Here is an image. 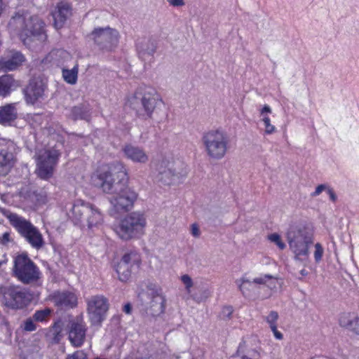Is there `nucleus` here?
Wrapping results in <instances>:
<instances>
[{
    "mask_svg": "<svg viewBox=\"0 0 359 359\" xmlns=\"http://www.w3.org/2000/svg\"><path fill=\"white\" fill-rule=\"evenodd\" d=\"M66 359H87V354L83 351L79 350L73 354L68 355Z\"/></svg>",
    "mask_w": 359,
    "mask_h": 359,
    "instance_id": "obj_44",
    "label": "nucleus"
},
{
    "mask_svg": "<svg viewBox=\"0 0 359 359\" xmlns=\"http://www.w3.org/2000/svg\"><path fill=\"white\" fill-rule=\"evenodd\" d=\"M71 15L72 8L68 3H58L55 11L52 12L55 27L57 29L62 27L66 20Z\"/></svg>",
    "mask_w": 359,
    "mask_h": 359,
    "instance_id": "obj_21",
    "label": "nucleus"
},
{
    "mask_svg": "<svg viewBox=\"0 0 359 359\" xmlns=\"http://www.w3.org/2000/svg\"><path fill=\"white\" fill-rule=\"evenodd\" d=\"M236 283L238 285L240 291L244 296L250 295L249 290L253 284L252 281L243 277L241 279L237 280Z\"/></svg>",
    "mask_w": 359,
    "mask_h": 359,
    "instance_id": "obj_34",
    "label": "nucleus"
},
{
    "mask_svg": "<svg viewBox=\"0 0 359 359\" xmlns=\"http://www.w3.org/2000/svg\"><path fill=\"white\" fill-rule=\"evenodd\" d=\"M327 192L328 195L330 196V200L332 202H335L337 201V196L335 194V193L333 191V189L332 188L329 187V189H327Z\"/></svg>",
    "mask_w": 359,
    "mask_h": 359,
    "instance_id": "obj_50",
    "label": "nucleus"
},
{
    "mask_svg": "<svg viewBox=\"0 0 359 359\" xmlns=\"http://www.w3.org/2000/svg\"><path fill=\"white\" fill-rule=\"evenodd\" d=\"M8 27L19 36L25 45H29L34 40L43 41L46 39L44 22L36 15L17 13L10 20Z\"/></svg>",
    "mask_w": 359,
    "mask_h": 359,
    "instance_id": "obj_2",
    "label": "nucleus"
},
{
    "mask_svg": "<svg viewBox=\"0 0 359 359\" xmlns=\"http://www.w3.org/2000/svg\"><path fill=\"white\" fill-rule=\"evenodd\" d=\"M265 113H271V109L269 105H264V107L261 110V115L265 116Z\"/></svg>",
    "mask_w": 359,
    "mask_h": 359,
    "instance_id": "obj_52",
    "label": "nucleus"
},
{
    "mask_svg": "<svg viewBox=\"0 0 359 359\" xmlns=\"http://www.w3.org/2000/svg\"><path fill=\"white\" fill-rule=\"evenodd\" d=\"M170 5L174 7L183 6L185 4L184 0H167Z\"/></svg>",
    "mask_w": 359,
    "mask_h": 359,
    "instance_id": "obj_47",
    "label": "nucleus"
},
{
    "mask_svg": "<svg viewBox=\"0 0 359 359\" xmlns=\"http://www.w3.org/2000/svg\"><path fill=\"white\" fill-rule=\"evenodd\" d=\"M233 312V309L231 306H225L222 309L220 318L224 320H229L231 318Z\"/></svg>",
    "mask_w": 359,
    "mask_h": 359,
    "instance_id": "obj_38",
    "label": "nucleus"
},
{
    "mask_svg": "<svg viewBox=\"0 0 359 359\" xmlns=\"http://www.w3.org/2000/svg\"><path fill=\"white\" fill-rule=\"evenodd\" d=\"M270 328L276 339L280 340L283 338V334L277 330V325H273Z\"/></svg>",
    "mask_w": 359,
    "mask_h": 359,
    "instance_id": "obj_46",
    "label": "nucleus"
},
{
    "mask_svg": "<svg viewBox=\"0 0 359 359\" xmlns=\"http://www.w3.org/2000/svg\"><path fill=\"white\" fill-rule=\"evenodd\" d=\"M90 203H85L81 200L76 201L69 210V217L75 224L81 223L90 210Z\"/></svg>",
    "mask_w": 359,
    "mask_h": 359,
    "instance_id": "obj_22",
    "label": "nucleus"
},
{
    "mask_svg": "<svg viewBox=\"0 0 359 359\" xmlns=\"http://www.w3.org/2000/svg\"><path fill=\"white\" fill-rule=\"evenodd\" d=\"M128 176L123 163L117 162L109 170L97 171L92 177L95 187L111 195V215L129 211L137 198L136 191L128 186Z\"/></svg>",
    "mask_w": 359,
    "mask_h": 359,
    "instance_id": "obj_1",
    "label": "nucleus"
},
{
    "mask_svg": "<svg viewBox=\"0 0 359 359\" xmlns=\"http://www.w3.org/2000/svg\"><path fill=\"white\" fill-rule=\"evenodd\" d=\"M156 180L163 185L172 184L175 177L177 175L174 163L166 159L161 160L156 166Z\"/></svg>",
    "mask_w": 359,
    "mask_h": 359,
    "instance_id": "obj_17",
    "label": "nucleus"
},
{
    "mask_svg": "<svg viewBox=\"0 0 359 359\" xmlns=\"http://www.w3.org/2000/svg\"><path fill=\"white\" fill-rule=\"evenodd\" d=\"M15 80L11 75L0 76V96L6 97L11 93Z\"/></svg>",
    "mask_w": 359,
    "mask_h": 359,
    "instance_id": "obj_30",
    "label": "nucleus"
},
{
    "mask_svg": "<svg viewBox=\"0 0 359 359\" xmlns=\"http://www.w3.org/2000/svg\"><path fill=\"white\" fill-rule=\"evenodd\" d=\"M90 37L100 49L109 50L117 44L118 32L109 27H98L91 32Z\"/></svg>",
    "mask_w": 359,
    "mask_h": 359,
    "instance_id": "obj_12",
    "label": "nucleus"
},
{
    "mask_svg": "<svg viewBox=\"0 0 359 359\" xmlns=\"http://www.w3.org/2000/svg\"><path fill=\"white\" fill-rule=\"evenodd\" d=\"M34 320L33 319V318H27L24 323L23 329L27 332H32V331L36 330V326L34 324Z\"/></svg>",
    "mask_w": 359,
    "mask_h": 359,
    "instance_id": "obj_43",
    "label": "nucleus"
},
{
    "mask_svg": "<svg viewBox=\"0 0 359 359\" xmlns=\"http://www.w3.org/2000/svg\"><path fill=\"white\" fill-rule=\"evenodd\" d=\"M329 186L325 184H319L316 188L315 191L311 194L312 197H316L320 195L323 191H327L329 189Z\"/></svg>",
    "mask_w": 359,
    "mask_h": 359,
    "instance_id": "obj_45",
    "label": "nucleus"
},
{
    "mask_svg": "<svg viewBox=\"0 0 359 359\" xmlns=\"http://www.w3.org/2000/svg\"><path fill=\"white\" fill-rule=\"evenodd\" d=\"M181 280L185 286L186 291L188 294L191 293V288L193 286V280L191 278L187 275L184 274L181 276Z\"/></svg>",
    "mask_w": 359,
    "mask_h": 359,
    "instance_id": "obj_40",
    "label": "nucleus"
},
{
    "mask_svg": "<svg viewBox=\"0 0 359 359\" xmlns=\"http://www.w3.org/2000/svg\"><path fill=\"white\" fill-rule=\"evenodd\" d=\"M339 325L359 335V316L355 313H342L339 318Z\"/></svg>",
    "mask_w": 359,
    "mask_h": 359,
    "instance_id": "obj_24",
    "label": "nucleus"
},
{
    "mask_svg": "<svg viewBox=\"0 0 359 359\" xmlns=\"http://www.w3.org/2000/svg\"><path fill=\"white\" fill-rule=\"evenodd\" d=\"M13 273L24 284L37 281L41 275L39 269L26 254H20L15 257Z\"/></svg>",
    "mask_w": 359,
    "mask_h": 359,
    "instance_id": "obj_8",
    "label": "nucleus"
},
{
    "mask_svg": "<svg viewBox=\"0 0 359 359\" xmlns=\"http://www.w3.org/2000/svg\"><path fill=\"white\" fill-rule=\"evenodd\" d=\"M300 273L302 276H306L308 273H307V271L305 269H302V270H301Z\"/></svg>",
    "mask_w": 359,
    "mask_h": 359,
    "instance_id": "obj_54",
    "label": "nucleus"
},
{
    "mask_svg": "<svg viewBox=\"0 0 359 359\" xmlns=\"http://www.w3.org/2000/svg\"><path fill=\"white\" fill-rule=\"evenodd\" d=\"M260 348L251 340H243L229 359H260Z\"/></svg>",
    "mask_w": 359,
    "mask_h": 359,
    "instance_id": "obj_15",
    "label": "nucleus"
},
{
    "mask_svg": "<svg viewBox=\"0 0 359 359\" xmlns=\"http://www.w3.org/2000/svg\"><path fill=\"white\" fill-rule=\"evenodd\" d=\"M87 313L92 325H100L106 317L109 308L108 299L102 294H96L86 299Z\"/></svg>",
    "mask_w": 359,
    "mask_h": 359,
    "instance_id": "obj_10",
    "label": "nucleus"
},
{
    "mask_svg": "<svg viewBox=\"0 0 359 359\" xmlns=\"http://www.w3.org/2000/svg\"><path fill=\"white\" fill-rule=\"evenodd\" d=\"M25 56L19 51L11 50L8 54L0 58V72L13 71L22 65Z\"/></svg>",
    "mask_w": 359,
    "mask_h": 359,
    "instance_id": "obj_18",
    "label": "nucleus"
},
{
    "mask_svg": "<svg viewBox=\"0 0 359 359\" xmlns=\"http://www.w3.org/2000/svg\"><path fill=\"white\" fill-rule=\"evenodd\" d=\"M46 89V85L40 78L31 79L29 84L23 90L27 103L34 104L42 98Z\"/></svg>",
    "mask_w": 359,
    "mask_h": 359,
    "instance_id": "obj_14",
    "label": "nucleus"
},
{
    "mask_svg": "<svg viewBox=\"0 0 359 359\" xmlns=\"http://www.w3.org/2000/svg\"><path fill=\"white\" fill-rule=\"evenodd\" d=\"M191 234L193 236L198 238L201 234L200 229L196 224H193L191 228Z\"/></svg>",
    "mask_w": 359,
    "mask_h": 359,
    "instance_id": "obj_48",
    "label": "nucleus"
},
{
    "mask_svg": "<svg viewBox=\"0 0 359 359\" xmlns=\"http://www.w3.org/2000/svg\"><path fill=\"white\" fill-rule=\"evenodd\" d=\"M278 319V313L275 311H271L269 314L266 317V322L269 324V326L276 325V321Z\"/></svg>",
    "mask_w": 359,
    "mask_h": 359,
    "instance_id": "obj_41",
    "label": "nucleus"
},
{
    "mask_svg": "<svg viewBox=\"0 0 359 359\" xmlns=\"http://www.w3.org/2000/svg\"><path fill=\"white\" fill-rule=\"evenodd\" d=\"M122 151L125 156L133 162L145 163L149 160L145 151L141 147L129 144L125 145Z\"/></svg>",
    "mask_w": 359,
    "mask_h": 359,
    "instance_id": "obj_23",
    "label": "nucleus"
},
{
    "mask_svg": "<svg viewBox=\"0 0 359 359\" xmlns=\"http://www.w3.org/2000/svg\"><path fill=\"white\" fill-rule=\"evenodd\" d=\"M13 144L10 142H0V175H6L14 165Z\"/></svg>",
    "mask_w": 359,
    "mask_h": 359,
    "instance_id": "obj_16",
    "label": "nucleus"
},
{
    "mask_svg": "<svg viewBox=\"0 0 359 359\" xmlns=\"http://www.w3.org/2000/svg\"><path fill=\"white\" fill-rule=\"evenodd\" d=\"M146 226L147 218L144 213L135 211L128 214L121 220L115 228V231L121 239L128 241L144 234Z\"/></svg>",
    "mask_w": 359,
    "mask_h": 359,
    "instance_id": "obj_7",
    "label": "nucleus"
},
{
    "mask_svg": "<svg viewBox=\"0 0 359 359\" xmlns=\"http://www.w3.org/2000/svg\"><path fill=\"white\" fill-rule=\"evenodd\" d=\"M140 256L135 251H130L126 253L121 258L120 263L126 264L134 269L139 268L140 264Z\"/></svg>",
    "mask_w": 359,
    "mask_h": 359,
    "instance_id": "obj_29",
    "label": "nucleus"
},
{
    "mask_svg": "<svg viewBox=\"0 0 359 359\" xmlns=\"http://www.w3.org/2000/svg\"><path fill=\"white\" fill-rule=\"evenodd\" d=\"M51 313V310L48 308H46L43 310L36 311L33 315V319L38 322H43L47 320V318L50 316Z\"/></svg>",
    "mask_w": 359,
    "mask_h": 359,
    "instance_id": "obj_35",
    "label": "nucleus"
},
{
    "mask_svg": "<svg viewBox=\"0 0 359 359\" xmlns=\"http://www.w3.org/2000/svg\"><path fill=\"white\" fill-rule=\"evenodd\" d=\"M18 112L15 104H7L0 107V123L6 125L17 118Z\"/></svg>",
    "mask_w": 359,
    "mask_h": 359,
    "instance_id": "obj_27",
    "label": "nucleus"
},
{
    "mask_svg": "<svg viewBox=\"0 0 359 359\" xmlns=\"http://www.w3.org/2000/svg\"><path fill=\"white\" fill-rule=\"evenodd\" d=\"M323 255V248L319 243H317L315 245V252H314L315 261L316 262H319L322 259Z\"/></svg>",
    "mask_w": 359,
    "mask_h": 359,
    "instance_id": "obj_42",
    "label": "nucleus"
},
{
    "mask_svg": "<svg viewBox=\"0 0 359 359\" xmlns=\"http://www.w3.org/2000/svg\"><path fill=\"white\" fill-rule=\"evenodd\" d=\"M3 215L33 248L39 250L43 247L45 242L43 235L30 221L9 210H4Z\"/></svg>",
    "mask_w": 359,
    "mask_h": 359,
    "instance_id": "obj_6",
    "label": "nucleus"
},
{
    "mask_svg": "<svg viewBox=\"0 0 359 359\" xmlns=\"http://www.w3.org/2000/svg\"><path fill=\"white\" fill-rule=\"evenodd\" d=\"M90 210L86 215L87 226L89 229L97 226L101 224L103 221V217L101 212L92 204L90 205Z\"/></svg>",
    "mask_w": 359,
    "mask_h": 359,
    "instance_id": "obj_28",
    "label": "nucleus"
},
{
    "mask_svg": "<svg viewBox=\"0 0 359 359\" xmlns=\"http://www.w3.org/2000/svg\"><path fill=\"white\" fill-rule=\"evenodd\" d=\"M286 238L296 260L302 259V257H308L309 247L313 243V235L307 227L299 222L290 223Z\"/></svg>",
    "mask_w": 359,
    "mask_h": 359,
    "instance_id": "obj_4",
    "label": "nucleus"
},
{
    "mask_svg": "<svg viewBox=\"0 0 359 359\" xmlns=\"http://www.w3.org/2000/svg\"><path fill=\"white\" fill-rule=\"evenodd\" d=\"M62 325L60 322L55 323L50 330V334L53 335V339L59 341L62 338Z\"/></svg>",
    "mask_w": 359,
    "mask_h": 359,
    "instance_id": "obj_36",
    "label": "nucleus"
},
{
    "mask_svg": "<svg viewBox=\"0 0 359 359\" xmlns=\"http://www.w3.org/2000/svg\"><path fill=\"white\" fill-rule=\"evenodd\" d=\"M60 154L56 149L45 150L39 154L36 161L38 175L42 179L52 177Z\"/></svg>",
    "mask_w": 359,
    "mask_h": 359,
    "instance_id": "obj_11",
    "label": "nucleus"
},
{
    "mask_svg": "<svg viewBox=\"0 0 359 359\" xmlns=\"http://www.w3.org/2000/svg\"><path fill=\"white\" fill-rule=\"evenodd\" d=\"M68 339L76 348L81 347L85 342L88 327L81 318H76L69 323Z\"/></svg>",
    "mask_w": 359,
    "mask_h": 359,
    "instance_id": "obj_13",
    "label": "nucleus"
},
{
    "mask_svg": "<svg viewBox=\"0 0 359 359\" xmlns=\"http://www.w3.org/2000/svg\"><path fill=\"white\" fill-rule=\"evenodd\" d=\"M69 116L73 121L84 120L89 121L91 117L90 109L88 104H80L71 109Z\"/></svg>",
    "mask_w": 359,
    "mask_h": 359,
    "instance_id": "obj_26",
    "label": "nucleus"
},
{
    "mask_svg": "<svg viewBox=\"0 0 359 359\" xmlns=\"http://www.w3.org/2000/svg\"><path fill=\"white\" fill-rule=\"evenodd\" d=\"M133 270H134V269L129 267L128 265H126V264L118 262L116 267V272L118 275L119 280L122 282L128 281L131 276Z\"/></svg>",
    "mask_w": 359,
    "mask_h": 359,
    "instance_id": "obj_32",
    "label": "nucleus"
},
{
    "mask_svg": "<svg viewBox=\"0 0 359 359\" xmlns=\"http://www.w3.org/2000/svg\"><path fill=\"white\" fill-rule=\"evenodd\" d=\"M252 282L255 284L266 285L271 289L276 287V278L269 274H264L255 278Z\"/></svg>",
    "mask_w": 359,
    "mask_h": 359,
    "instance_id": "obj_31",
    "label": "nucleus"
},
{
    "mask_svg": "<svg viewBox=\"0 0 359 359\" xmlns=\"http://www.w3.org/2000/svg\"><path fill=\"white\" fill-rule=\"evenodd\" d=\"M131 311H132V306L130 304H126L124 306H123V311L127 313V314H130L131 313Z\"/></svg>",
    "mask_w": 359,
    "mask_h": 359,
    "instance_id": "obj_53",
    "label": "nucleus"
},
{
    "mask_svg": "<svg viewBox=\"0 0 359 359\" xmlns=\"http://www.w3.org/2000/svg\"><path fill=\"white\" fill-rule=\"evenodd\" d=\"M262 121L264 123L265 133L266 134H272L275 132L276 128L274 126L271 124V121L268 116H264L262 118Z\"/></svg>",
    "mask_w": 359,
    "mask_h": 359,
    "instance_id": "obj_39",
    "label": "nucleus"
},
{
    "mask_svg": "<svg viewBox=\"0 0 359 359\" xmlns=\"http://www.w3.org/2000/svg\"><path fill=\"white\" fill-rule=\"evenodd\" d=\"M268 239L271 243H275L280 250H284L286 248L285 243L282 241L280 236L277 233L269 234Z\"/></svg>",
    "mask_w": 359,
    "mask_h": 359,
    "instance_id": "obj_37",
    "label": "nucleus"
},
{
    "mask_svg": "<svg viewBox=\"0 0 359 359\" xmlns=\"http://www.w3.org/2000/svg\"><path fill=\"white\" fill-rule=\"evenodd\" d=\"M0 294L3 297V304L12 309H22L31 302L30 295L19 286H1Z\"/></svg>",
    "mask_w": 359,
    "mask_h": 359,
    "instance_id": "obj_9",
    "label": "nucleus"
},
{
    "mask_svg": "<svg viewBox=\"0 0 359 359\" xmlns=\"http://www.w3.org/2000/svg\"><path fill=\"white\" fill-rule=\"evenodd\" d=\"M10 241H11V239H10V233H8V232H5L2 235V236L0 237V243L2 244V245L7 244Z\"/></svg>",
    "mask_w": 359,
    "mask_h": 359,
    "instance_id": "obj_49",
    "label": "nucleus"
},
{
    "mask_svg": "<svg viewBox=\"0 0 359 359\" xmlns=\"http://www.w3.org/2000/svg\"><path fill=\"white\" fill-rule=\"evenodd\" d=\"M78 67H74L72 69H62L64 80L69 84H75L77 81Z\"/></svg>",
    "mask_w": 359,
    "mask_h": 359,
    "instance_id": "obj_33",
    "label": "nucleus"
},
{
    "mask_svg": "<svg viewBox=\"0 0 359 359\" xmlns=\"http://www.w3.org/2000/svg\"><path fill=\"white\" fill-rule=\"evenodd\" d=\"M4 262L0 261V266L3 264Z\"/></svg>",
    "mask_w": 359,
    "mask_h": 359,
    "instance_id": "obj_55",
    "label": "nucleus"
},
{
    "mask_svg": "<svg viewBox=\"0 0 359 359\" xmlns=\"http://www.w3.org/2000/svg\"><path fill=\"white\" fill-rule=\"evenodd\" d=\"M209 296H210V292L206 290L204 291V297H197L193 296V299L199 302L203 301V299H207Z\"/></svg>",
    "mask_w": 359,
    "mask_h": 359,
    "instance_id": "obj_51",
    "label": "nucleus"
},
{
    "mask_svg": "<svg viewBox=\"0 0 359 359\" xmlns=\"http://www.w3.org/2000/svg\"><path fill=\"white\" fill-rule=\"evenodd\" d=\"M136 47L139 57L144 61H150L156 50V41L150 38L138 39Z\"/></svg>",
    "mask_w": 359,
    "mask_h": 359,
    "instance_id": "obj_19",
    "label": "nucleus"
},
{
    "mask_svg": "<svg viewBox=\"0 0 359 359\" xmlns=\"http://www.w3.org/2000/svg\"><path fill=\"white\" fill-rule=\"evenodd\" d=\"M201 143L206 156L212 160H221L230 147L229 137L223 130L211 129L203 133Z\"/></svg>",
    "mask_w": 359,
    "mask_h": 359,
    "instance_id": "obj_5",
    "label": "nucleus"
},
{
    "mask_svg": "<svg viewBox=\"0 0 359 359\" xmlns=\"http://www.w3.org/2000/svg\"><path fill=\"white\" fill-rule=\"evenodd\" d=\"M55 304L60 307H71L76 306L77 298L72 292H57L53 296Z\"/></svg>",
    "mask_w": 359,
    "mask_h": 359,
    "instance_id": "obj_25",
    "label": "nucleus"
},
{
    "mask_svg": "<svg viewBox=\"0 0 359 359\" xmlns=\"http://www.w3.org/2000/svg\"><path fill=\"white\" fill-rule=\"evenodd\" d=\"M161 102L156 90L150 86L139 87L130 100V105L137 116L144 120L152 118L154 110Z\"/></svg>",
    "mask_w": 359,
    "mask_h": 359,
    "instance_id": "obj_3",
    "label": "nucleus"
},
{
    "mask_svg": "<svg viewBox=\"0 0 359 359\" xmlns=\"http://www.w3.org/2000/svg\"><path fill=\"white\" fill-rule=\"evenodd\" d=\"M151 301L147 309L148 314L153 316H158L163 313L165 309V296L158 291H152L150 294Z\"/></svg>",
    "mask_w": 359,
    "mask_h": 359,
    "instance_id": "obj_20",
    "label": "nucleus"
}]
</instances>
